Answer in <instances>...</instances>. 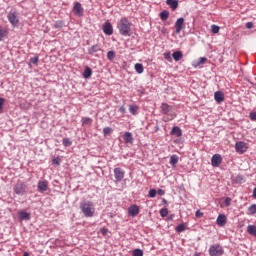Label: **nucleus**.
<instances>
[{
  "instance_id": "39448f33",
  "label": "nucleus",
  "mask_w": 256,
  "mask_h": 256,
  "mask_svg": "<svg viewBox=\"0 0 256 256\" xmlns=\"http://www.w3.org/2000/svg\"><path fill=\"white\" fill-rule=\"evenodd\" d=\"M174 27H175V33L179 35V33H181L183 29H185V18L183 17L178 18L175 22Z\"/></svg>"
},
{
  "instance_id": "6e6d98bb",
  "label": "nucleus",
  "mask_w": 256,
  "mask_h": 256,
  "mask_svg": "<svg viewBox=\"0 0 256 256\" xmlns=\"http://www.w3.org/2000/svg\"><path fill=\"white\" fill-rule=\"evenodd\" d=\"M253 198L256 199V187L253 189Z\"/></svg>"
},
{
  "instance_id": "393cba45",
  "label": "nucleus",
  "mask_w": 256,
  "mask_h": 256,
  "mask_svg": "<svg viewBox=\"0 0 256 256\" xmlns=\"http://www.w3.org/2000/svg\"><path fill=\"white\" fill-rule=\"evenodd\" d=\"M247 233H249V235H252V237H256V226L255 225H248Z\"/></svg>"
},
{
  "instance_id": "cd10ccee",
  "label": "nucleus",
  "mask_w": 256,
  "mask_h": 256,
  "mask_svg": "<svg viewBox=\"0 0 256 256\" xmlns=\"http://www.w3.org/2000/svg\"><path fill=\"white\" fill-rule=\"evenodd\" d=\"M206 61H207L206 57H200L198 61L194 64V67H199V65H205Z\"/></svg>"
},
{
  "instance_id": "b1692460",
  "label": "nucleus",
  "mask_w": 256,
  "mask_h": 256,
  "mask_svg": "<svg viewBox=\"0 0 256 256\" xmlns=\"http://www.w3.org/2000/svg\"><path fill=\"white\" fill-rule=\"evenodd\" d=\"M134 69H135L136 73H138L139 75H141V73H143V71H145V68L143 67V64H141V63H136L134 65Z\"/></svg>"
},
{
  "instance_id": "3c124183",
  "label": "nucleus",
  "mask_w": 256,
  "mask_h": 256,
  "mask_svg": "<svg viewBox=\"0 0 256 256\" xmlns=\"http://www.w3.org/2000/svg\"><path fill=\"white\" fill-rule=\"evenodd\" d=\"M195 216L197 218H201V217H203V212H200L199 210H197L196 213H195Z\"/></svg>"
},
{
  "instance_id": "2eb2a0df",
  "label": "nucleus",
  "mask_w": 256,
  "mask_h": 256,
  "mask_svg": "<svg viewBox=\"0 0 256 256\" xmlns=\"http://www.w3.org/2000/svg\"><path fill=\"white\" fill-rule=\"evenodd\" d=\"M214 99L216 103H223V101H225V94L221 91H217L214 93Z\"/></svg>"
},
{
  "instance_id": "f704fd0d",
  "label": "nucleus",
  "mask_w": 256,
  "mask_h": 256,
  "mask_svg": "<svg viewBox=\"0 0 256 256\" xmlns=\"http://www.w3.org/2000/svg\"><path fill=\"white\" fill-rule=\"evenodd\" d=\"M186 227H185V224H179L177 227H176V233H183V231H185Z\"/></svg>"
},
{
  "instance_id": "09e8293b",
  "label": "nucleus",
  "mask_w": 256,
  "mask_h": 256,
  "mask_svg": "<svg viewBox=\"0 0 256 256\" xmlns=\"http://www.w3.org/2000/svg\"><path fill=\"white\" fill-rule=\"evenodd\" d=\"M164 59H167V60L171 59V52L164 53Z\"/></svg>"
},
{
  "instance_id": "864d4df0",
  "label": "nucleus",
  "mask_w": 256,
  "mask_h": 256,
  "mask_svg": "<svg viewBox=\"0 0 256 256\" xmlns=\"http://www.w3.org/2000/svg\"><path fill=\"white\" fill-rule=\"evenodd\" d=\"M173 217H175V214H172V215L168 216L167 220L168 221H173Z\"/></svg>"
},
{
  "instance_id": "9d476101",
  "label": "nucleus",
  "mask_w": 256,
  "mask_h": 256,
  "mask_svg": "<svg viewBox=\"0 0 256 256\" xmlns=\"http://www.w3.org/2000/svg\"><path fill=\"white\" fill-rule=\"evenodd\" d=\"M222 162L223 158L221 157V154H215L211 158L212 167H219Z\"/></svg>"
},
{
  "instance_id": "f3484780",
  "label": "nucleus",
  "mask_w": 256,
  "mask_h": 256,
  "mask_svg": "<svg viewBox=\"0 0 256 256\" xmlns=\"http://www.w3.org/2000/svg\"><path fill=\"white\" fill-rule=\"evenodd\" d=\"M18 218L20 221H29V219H31V214H29L25 211H20L18 213Z\"/></svg>"
},
{
  "instance_id": "a878e982",
  "label": "nucleus",
  "mask_w": 256,
  "mask_h": 256,
  "mask_svg": "<svg viewBox=\"0 0 256 256\" xmlns=\"http://www.w3.org/2000/svg\"><path fill=\"white\" fill-rule=\"evenodd\" d=\"M177 163H179V156L172 155L170 157V165H172V167H175V165H177Z\"/></svg>"
},
{
  "instance_id": "f8f14e48",
  "label": "nucleus",
  "mask_w": 256,
  "mask_h": 256,
  "mask_svg": "<svg viewBox=\"0 0 256 256\" xmlns=\"http://www.w3.org/2000/svg\"><path fill=\"white\" fill-rule=\"evenodd\" d=\"M102 30L105 35H111L113 33V25H111V22H105L102 26Z\"/></svg>"
},
{
  "instance_id": "e433bc0d",
  "label": "nucleus",
  "mask_w": 256,
  "mask_h": 256,
  "mask_svg": "<svg viewBox=\"0 0 256 256\" xmlns=\"http://www.w3.org/2000/svg\"><path fill=\"white\" fill-rule=\"evenodd\" d=\"M132 255L133 256H143V250L136 248L133 250Z\"/></svg>"
},
{
  "instance_id": "7ed1b4c3",
  "label": "nucleus",
  "mask_w": 256,
  "mask_h": 256,
  "mask_svg": "<svg viewBox=\"0 0 256 256\" xmlns=\"http://www.w3.org/2000/svg\"><path fill=\"white\" fill-rule=\"evenodd\" d=\"M7 19L13 27L19 25V14L17 11H10L7 15Z\"/></svg>"
},
{
  "instance_id": "dca6fc26",
  "label": "nucleus",
  "mask_w": 256,
  "mask_h": 256,
  "mask_svg": "<svg viewBox=\"0 0 256 256\" xmlns=\"http://www.w3.org/2000/svg\"><path fill=\"white\" fill-rule=\"evenodd\" d=\"M129 215H131V217H137L139 215V206L137 205H132L129 207L128 209Z\"/></svg>"
},
{
  "instance_id": "423d86ee",
  "label": "nucleus",
  "mask_w": 256,
  "mask_h": 256,
  "mask_svg": "<svg viewBox=\"0 0 256 256\" xmlns=\"http://www.w3.org/2000/svg\"><path fill=\"white\" fill-rule=\"evenodd\" d=\"M14 193L16 195H25L27 193V184L25 183H18L14 186Z\"/></svg>"
},
{
  "instance_id": "72a5a7b5",
  "label": "nucleus",
  "mask_w": 256,
  "mask_h": 256,
  "mask_svg": "<svg viewBox=\"0 0 256 256\" xmlns=\"http://www.w3.org/2000/svg\"><path fill=\"white\" fill-rule=\"evenodd\" d=\"M64 25H65V23H63L62 20H58L55 22L54 27H55V29H63Z\"/></svg>"
},
{
  "instance_id": "a211bd4d",
  "label": "nucleus",
  "mask_w": 256,
  "mask_h": 256,
  "mask_svg": "<svg viewBox=\"0 0 256 256\" xmlns=\"http://www.w3.org/2000/svg\"><path fill=\"white\" fill-rule=\"evenodd\" d=\"M101 50V46L99 44L93 45L88 49V55H95V53H99Z\"/></svg>"
},
{
  "instance_id": "aec40b11",
  "label": "nucleus",
  "mask_w": 256,
  "mask_h": 256,
  "mask_svg": "<svg viewBox=\"0 0 256 256\" xmlns=\"http://www.w3.org/2000/svg\"><path fill=\"white\" fill-rule=\"evenodd\" d=\"M170 133L171 135H176V137H181L183 135V131L179 126H174Z\"/></svg>"
},
{
  "instance_id": "f257e3e1",
  "label": "nucleus",
  "mask_w": 256,
  "mask_h": 256,
  "mask_svg": "<svg viewBox=\"0 0 256 256\" xmlns=\"http://www.w3.org/2000/svg\"><path fill=\"white\" fill-rule=\"evenodd\" d=\"M131 27H133V23L127 17L121 18L117 23V29L123 37H131Z\"/></svg>"
},
{
  "instance_id": "4c0bfd02",
  "label": "nucleus",
  "mask_w": 256,
  "mask_h": 256,
  "mask_svg": "<svg viewBox=\"0 0 256 256\" xmlns=\"http://www.w3.org/2000/svg\"><path fill=\"white\" fill-rule=\"evenodd\" d=\"M107 59L108 61H113V59H115V51H108Z\"/></svg>"
},
{
  "instance_id": "c03bdc74",
  "label": "nucleus",
  "mask_w": 256,
  "mask_h": 256,
  "mask_svg": "<svg viewBox=\"0 0 256 256\" xmlns=\"http://www.w3.org/2000/svg\"><path fill=\"white\" fill-rule=\"evenodd\" d=\"M5 105V98L0 97V112L3 111V106Z\"/></svg>"
},
{
  "instance_id": "4d7b16f0",
  "label": "nucleus",
  "mask_w": 256,
  "mask_h": 256,
  "mask_svg": "<svg viewBox=\"0 0 256 256\" xmlns=\"http://www.w3.org/2000/svg\"><path fill=\"white\" fill-rule=\"evenodd\" d=\"M23 256H31L28 252H24Z\"/></svg>"
},
{
  "instance_id": "0eeeda50",
  "label": "nucleus",
  "mask_w": 256,
  "mask_h": 256,
  "mask_svg": "<svg viewBox=\"0 0 256 256\" xmlns=\"http://www.w3.org/2000/svg\"><path fill=\"white\" fill-rule=\"evenodd\" d=\"M114 177H115L117 183H121V181H123V179L125 178L124 170L121 168H115L114 169Z\"/></svg>"
},
{
  "instance_id": "6e6552de",
  "label": "nucleus",
  "mask_w": 256,
  "mask_h": 256,
  "mask_svg": "<svg viewBox=\"0 0 256 256\" xmlns=\"http://www.w3.org/2000/svg\"><path fill=\"white\" fill-rule=\"evenodd\" d=\"M235 149L237 153H241V155H243V153L247 151V143L243 141L236 142Z\"/></svg>"
},
{
  "instance_id": "a19ab883",
  "label": "nucleus",
  "mask_w": 256,
  "mask_h": 256,
  "mask_svg": "<svg viewBox=\"0 0 256 256\" xmlns=\"http://www.w3.org/2000/svg\"><path fill=\"white\" fill-rule=\"evenodd\" d=\"M160 215H161L162 217H167V215H169V210H168L167 208H162V209L160 210Z\"/></svg>"
},
{
  "instance_id": "7c9ffc66",
  "label": "nucleus",
  "mask_w": 256,
  "mask_h": 256,
  "mask_svg": "<svg viewBox=\"0 0 256 256\" xmlns=\"http://www.w3.org/2000/svg\"><path fill=\"white\" fill-rule=\"evenodd\" d=\"M112 133H113V128H111V127H105L103 129L104 137H107V135H111Z\"/></svg>"
},
{
  "instance_id": "58836bf2",
  "label": "nucleus",
  "mask_w": 256,
  "mask_h": 256,
  "mask_svg": "<svg viewBox=\"0 0 256 256\" xmlns=\"http://www.w3.org/2000/svg\"><path fill=\"white\" fill-rule=\"evenodd\" d=\"M157 196V190L150 189L148 193V197H151V199L155 198Z\"/></svg>"
},
{
  "instance_id": "49530a36",
  "label": "nucleus",
  "mask_w": 256,
  "mask_h": 256,
  "mask_svg": "<svg viewBox=\"0 0 256 256\" xmlns=\"http://www.w3.org/2000/svg\"><path fill=\"white\" fill-rule=\"evenodd\" d=\"M251 121H256V112H251L249 115Z\"/></svg>"
},
{
  "instance_id": "c756f323",
  "label": "nucleus",
  "mask_w": 256,
  "mask_h": 256,
  "mask_svg": "<svg viewBox=\"0 0 256 256\" xmlns=\"http://www.w3.org/2000/svg\"><path fill=\"white\" fill-rule=\"evenodd\" d=\"M256 214V204H252L248 207V215Z\"/></svg>"
},
{
  "instance_id": "79ce46f5",
  "label": "nucleus",
  "mask_w": 256,
  "mask_h": 256,
  "mask_svg": "<svg viewBox=\"0 0 256 256\" xmlns=\"http://www.w3.org/2000/svg\"><path fill=\"white\" fill-rule=\"evenodd\" d=\"M139 108L137 106H130L129 108V112L132 114V115H135L137 113V110Z\"/></svg>"
},
{
  "instance_id": "ea45409f",
  "label": "nucleus",
  "mask_w": 256,
  "mask_h": 256,
  "mask_svg": "<svg viewBox=\"0 0 256 256\" xmlns=\"http://www.w3.org/2000/svg\"><path fill=\"white\" fill-rule=\"evenodd\" d=\"M220 29H221V28H220L219 26L215 25V24H213V25L211 26V31H212V33H214V34L219 33V30H220Z\"/></svg>"
},
{
  "instance_id": "c85d7f7f",
  "label": "nucleus",
  "mask_w": 256,
  "mask_h": 256,
  "mask_svg": "<svg viewBox=\"0 0 256 256\" xmlns=\"http://www.w3.org/2000/svg\"><path fill=\"white\" fill-rule=\"evenodd\" d=\"M7 36V30L0 26V41H3L5 37Z\"/></svg>"
},
{
  "instance_id": "412c9836",
  "label": "nucleus",
  "mask_w": 256,
  "mask_h": 256,
  "mask_svg": "<svg viewBox=\"0 0 256 256\" xmlns=\"http://www.w3.org/2000/svg\"><path fill=\"white\" fill-rule=\"evenodd\" d=\"M91 75H93V70H91V69L89 68V66H86V67H85V70H84V72H83V78H84V79H89V78L91 77Z\"/></svg>"
},
{
  "instance_id": "c9c22d12",
  "label": "nucleus",
  "mask_w": 256,
  "mask_h": 256,
  "mask_svg": "<svg viewBox=\"0 0 256 256\" xmlns=\"http://www.w3.org/2000/svg\"><path fill=\"white\" fill-rule=\"evenodd\" d=\"M37 63H39V56L30 58V60H29V65H30V66H31V64H32V65H37Z\"/></svg>"
},
{
  "instance_id": "8fccbe9b",
  "label": "nucleus",
  "mask_w": 256,
  "mask_h": 256,
  "mask_svg": "<svg viewBox=\"0 0 256 256\" xmlns=\"http://www.w3.org/2000/svg\"><path fill=\"white\" fill-rule=\"evenodd\" d=\"M246 29H253V22H247Z\"/></svg>"
},
{
  "instance_id": "603ef678",
  "label": "nucleus",
  "mask_w": 256,
  "mask_h": 256,
  "mask_svg": "<svg viewBox=\"0 0 256 256\" xmlns=\"http://www.w3.org/2000/svg\"><path fill=\"white\" fill-rule=\"evenodd\" d=\"M107 233H109L108 229L103 228L102 229V235H107Z\"/></svg>"
},
{
  "instance_id": "bb28decb",
  "label": "nucleus",
  "mask_w": 256,
  "mask_h": 256,
  "mask_svg": "<svg viewBox=\"0 0 256 256\" xmlns=\"http://www.w3.org/2000/svg\"><path fill=\"white\" fill-rule=\"evenodd\" d=\"M169 104L167 103H162L161 105V112L163 113V115H167V113H169Z\"/></svg>"
},
{
  "instance_id": "37998d69",
  "label": "nucleus",
  "mask_w": 256,
  "mask_h": 256,
  "mask_svg": "<svg viewBox=\"0 0 256 256\" xmlns=\"http://www.w3.org/2000/svg\"><path fill=\"white\" fill-rule=\"evenodd\" d=\"M52 163H53V165H61V158H59V157H54V158L52 159Z\"/></svg>"
},
{
  "instance_id": "5701e85b",
  "label": "nucleus",
  "mask_w": 256,
  "mask_h": 256,
  "mask_svg": "<svg viewBox=\"0 0 256 256\" xmlns=\"http://www.w3.org/2000/svg\"><path fill=\"white\" fill-rule=\"evenodd\" d=\"M159 17L161 21H167V19H169V11L163 10L162 12L159 13Z\"/></svg>"
},
{
  "instance_id": "de8ad7c7",
  "label": "nucleus",
  "mask_w": 256,
  "mask_h": 256,
  "mask_svg": "<svg viewBox=\"0 0 256 256\" xmlns=\"http://www.w3.org/2000/svg\"><path fill=\"white\" fill-rule=\"evenodd\" d=\"M156 193H157L160 197H163V195H165V190H163V189H158V190L156 191Z\"/></svg>"
},
{
  "instance_id": "ddd939ff",
  "label": "nucleus",
  "mask_w": 256,
  "mask_h": 256,
  "mask_svg": "<svg viewBox=\"0 0 256 256\" xmlns=\"http://www.w3.org/2000/svg\"><path fill=\"white\" fill-rule=\"evenodd\" d=\"M216 223L219 227H225V225H227V216H225L224 214H220L217 217Z\"/></svg>"
},
{
  "instance_id": "1a4fd4ad",
  "label": "nucleus",
  "mask_w": 256,
  "mask_h": 256,
  "mask_svg": "<svg viewBox=\"0 0 256 256\" xmlns=\"http://www.w3.org/2000/svg\"><path fill=\"white\" fill-rule=\"evenodd\" d=\"M37 188L40 193H45L49 189V182L47 180H40L38 181Z\"/></svg>"
},
{
  "instance_id": "473e14b6",
  "label": "nucleus",
  "mask_w": 256,
  "mask_h": 256,
  "mask_svg": "<svg viewBox=\"0 0 256 256\" xmlns=\"http://www.w3.org/2000/svg\"><path fill=\"white\" fill-rule=\"evenodd\" d=\"M93 123V119L89 117L82 118V125H91Z\"/></svg>"
},
{
  "instance_id": "a18cd8bd",
  "label": "nucleus",
  "mask_w": 256,
  "mask_h": 256,
  "mask_svg": "<svg viewBox=\"0 0 256 256\" xmlns=\"http://www.w3.org/2000/svg\"><path fill=\"white\" fill-rule=\"evenodd\" d=\"M226 207H231V198L227 197L224 201Z\"/></svg>"
},
{
  "instance_id": "6ab92c4d",
  "label": "nucleus",
  "mask_w": 256,
  "mask_h": 256,
  "mask_svg": "<svg viewBox=\"0 0 256 256\" xmlns=\"http://www.w3.org/2000/svg\"><path fill=\"white\" fill-rule=\"evenodd\" d=\"M166 5H168L169 7H171V9L173 11H175L179 7V1H177V0H166Z\"/></svg>"
},
{
  "instance_id": "4468645a",
  "label": "nucleus",
  "mask_w": 256,
  "mask_h": 256,
  "mask_svg": "<svg viewBox=\"0 0 256 256\" xmlns=\"http://www.w3.org/2000/svg\"><path fill=\"white\" fill-rule=\"evenodd\" d=\"M122 137L125 143H127L128 145H133L134 139L131 132H125Z\"/></svg>"
},
{
  "instance_id": "9b49d317",
  "label": "nucleus",
  "mask_w": 256,
  "mask_h": 256,
  "mask_svg": "<svg viewBox=\"0 0 256 256\" xmlns=\"http://www.w3.org/2000/svg\"><path fill=\"white\" fill-rule=\"evenodd\" d=\"M74 15H78L79 17H83V6L80 2H76L73 7Z\"/></svg>"
},
{
  "instance_id": "2f4dec72",
  "label": "nucleus",
  "mask_w": 256,
  "mask_h": 256,
  "mask_svg": "<svg viewBox=\"0 0 256 256\" xmlns=\"http://www.w3.org/2000/svg\"><path fill=\"white\" fill-rule=\"evenodd\" d=\"M62 143L64 147H71L73 145V142L69 138H63Z\"/></svg>"
},
{
  "instance_id": "13d9d810",
  "label": "nucleus",
  "mask_w": 256,
  "mask_h": 256,
  "mask_svg": "<svg viewBox=\"0 0 256 256\" xmlns=\"http://www.w3.org/2000/svg\"><path fill=\"white\" fill-rule=\"evenodd\" d=\"M163 202H164V203H167V200L164 199Z\"/></svg>"
},
{
  "instance_id": "5fc2aeb1",
  "label": "nucleus",
  "mask_w": 256,
  "mask_h": 256,
  "mask_svg": "<svg viewBox=\"0 0 256 256\" xmlns=\"http://www.w3.org/2000/svg\"><path fill=\"white\" fill-rule=\"evenodd\" d=\"M119 111H120V113H125V107L121 106V107L119 108Z\"/></svg>"
},
{
  "instance_id": "20e7f679",
  "label": "nucleus",
  "mask_w": 256,
  "mask_h": 256,
  "mask_svg": "<svg viewBox=\"0 0 256 256\" xmlns=\"http://www.w3.org/2000/svg\"><path fill=\"white\" fill-rule=\"evenodd\" d=\"M209 255L210 256H221L223 255V247L219 244H214L209 248Z\"/></svg>"
},
{
  "instance_id": "f03ea898",
  "label": "nucleus",
  "mask_w": 256,
  "mask_h": 256,
  "mask_svg": "<svg viewBox=\"0 0 256 256\" xmlns=\"http://www.w3.org/2000/svg\"><path fill=\"white\" fill-rule=\"evenodd\" d=\"M80 210L84 217H93L95 215V204L92 201H83L80 203Z\"/></svg>"
},
{
  "instance_id": "4be33fe9",
  "label": "nucleus",
  "mask_w": 256,
  "mask_h": 256,
  "mask_svg": "<svg viewBox=\"0 0 256 256\" xmlns=\"http://www.w3.org/2000/svg\"><path fill=\"white\" fill-rule=\"evenodd\" d=\"M172 57H173L174 61H181V59H183V52H181V51H175V52L172 54Z\"/></svg>"
}]
</instances>
